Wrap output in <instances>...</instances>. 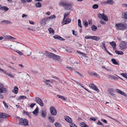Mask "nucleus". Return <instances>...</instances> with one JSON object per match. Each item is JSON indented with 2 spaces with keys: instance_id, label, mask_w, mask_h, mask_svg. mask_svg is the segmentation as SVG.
Listing matches in <instances>:
<instances>
[{
  "instance_id": "10",
  "label": "nucleus",
  "mask_w": 127,
  "mask_h": 127,
  "mask_svg": "<svg viewBox=\"0 0 127 127\" xmlns=\"http://www.w3.org/2000/svg\"><path fill=\"white\" fill-rule=\"evenodd\" d=\"M67 3L66 2L65 0H61L59 3V5H61L63 7H65L66 6V5Z\"/></svg>"
},
{
  "instance_id": "47",
  "label": "nucleus",
  "mask_w": 127,
  "mask_h": 127,
  "mask_svg": "<svg viewBox=\"0 0 127 127\" xmlns=\"http://www.w3.org/2000/svg\"><path fill=\"white\" fill-rule=\"evenodd\" d=\"M78 26L81 28H82V26L81 25V21L80 19H79L78 20Z\"/></svg>"
},
{
  "instance_id": "23",
  "label": "nucleus",
  "mask_w": 127,
  "mask_h": 127,
  "mask_svg": "<svg viewBox=\"0 0 127 127\" xmlns=\"http://www.w3.org/2000/svg\"><path fill=\"white\" fill-rule=\"evenodd\" d=\"M18 88L16 86H15L14 87V89L12 90V91L14 93L16 94L18 93Z\"/></svg>"
},
{
  "instance_id": "31",
  "label": "nucleus",
  "mask_w": 127,
  "mask_h": 127,
  "mask_svg": "<svg viewBox=\"0 0 127 127\" xmlns=\"http://www.w3.org/2000/svg\"><path fill=\"white\" fill-rule=\"evenodd\" d=\"M108 77L111 79H115L118 78L117 77H116L112 75H108Z\"/></svg>"
},
{
  "instance_id": "13",
  "label": "nucleus",
  "mask_w": 127,
  "mask_h": 127,
  "mask_svg": "<svg viewBox=\"0 0 127 127\" xmlns=\"http://www.w3.org/2000/svg\"><path fill=\"white\" fill-rule=\"evenodd\" d=\"M64 8L65 10H69L72 8L71 5L70 3H67L66 6L64 7Z\"/></svg>"
},
{
  "instance_id": "41",
  "label": "nucleus",
  "mask_w": 127,
  "mask_h": 127,
  "mask_svg": "<svg viewBox=\"0 0 127 127\" xmlns=\"http://www.w3.org/2000/svg\"><path fill=\"white\" fill-rule=\"evenodd\" d=\"M24 119L23 118H21L19 120V122L18 123V124L20 125H22V123L24 121Z\"/></svg>"
},
{
  "instance_id": "59",
  "label": "nucleus",
  "mask_w": 127,
  "mask_h": 127,
  "mask_svg": "<svg viewBox=\"0 0 127 127\" xmlns=\"http://www.w3.org/2000/svg\"><path fill=\"white\" fill-rule=\"evenodd\" d=\"M3 104H4V105L5 107L6 108H8V106L6 104V103L5 102V101H3Z\"/></svg>"
},
{
  "instance_id": "33",
  "label": "nucleus",
  "mask_w": 127,
  "mask_h": 127,
  "mask_svg": "<svg viewBox=\"0 0 127 127\" xmlns=\"http://www.w3.org/2000/svg\"><path fill=\"white\" fill-rule=\"evenodd\" d=\"M106 3L107 4H113L114 3V2L113 0H107Z\"/></svg>"
},
{
  "instance_id": "50",
  "label": "nucleus",
  "mask_w": 127,
  "mask_h": 127,
  "mask_svg": "<svg viewBox=\"0 0 127 127\" xmlns=\"http://www.w3.org/2000/svg\"><path fill=\"white\" fill-rule=\"evenodd\" d=\"M40 98L38 97H36L35 98V101L38 104L39 103V101Z\"/></svg>"
},
{
  "instance_id": "58",
  "label": "nucleus",
  "mask_w": 127,
  "mask_h": 127,
  "mask_svg": "<svg viewBox=\"0 0 127 127\" xmlns=\"http://www.w3.org/2000/svg\"><path fill=\"white\" fill-rule=\"evenodd\" d=\"M76 72L80 76H81L83 78H84V76H83V75H82L81 73H80L79 72H78V71H76Z\"/></svg>"
},
{
  "instance_id": "54",
  "label": "nucleus",
  "mask_w": 127,
  "mask_h": 127,
  "mask_svg": "<svg viewBox=\"0 0 127 127\" xmlns=\"http://www.w3.org/2000/svg\"><path fill=\"white\" fill-rule=\"evenodd\" d=\"M69 13H67L66 12H65L64 14V18H63V20H65V18L66 16L67 15L69 14Z\"/></svg>"
},
{
  "instance_id": "2",
  "label": "nucleus",
  "mask_w": 127,
  "mask_h": 127,
  "mask_svg": "<svg viewBox=\"0 0 127 127\" xmlns=\"http://www.w3.org/2000/svg\"><path fill=\"white\" fill-rule=\"evenodd\" d=\"M118 30H124L127 29V24L125 23H119L115 25Z\"/></svg>"
},
{
  "instance_id": "60",
  "label": "nucleus",
  "mask_w": 127,
  "mask_h": 127,
  "mask_svg": "<svg viewBox=\"0 0 127 127\" xmlns=\"http://www.w3.org/2000/svg\"><path fill=\"white\" fill-rule=\"evenodd\" d=\"M35 104V103H33L30 105V106L31 108H32Z\"/></svg>"
},
{
  "instance_id": "42",
  "label": "nucleus",
  "mask_w": 127,
  "mask_h": 127,
  "mask_svg": "<svg viewBox=\"0 0 127 127\" xmlns=\"http://www.w3.org/2000/svg\"><path fill=\"white\" fill-rule=\"evenodd\" d=\"M83 24L84 25L85 28L88 26V23L87 22L86 20H84L83 22Z\"/></svg>"
},
{
  "instance_id": "20",
  "label": "nucleus",
  "mask_w": 127,
  "mask_h": 127,
  "mask_svg": "<svg viewBox=\"0 0 127 127\" xmlns=\"http://www.w3.org/2000/svg\"><path fill=\"white\" fill-rule=\"evenodd\" d=\"M12 24V23L10 21L8 20H4L1 21V24Z\"/></svg>"
},
{
  "instance_id": "17",
  "label": "nucleus",
  "mask_w": 127,
  "mask_h": 127,
  "mask_svg": "<svg viewBox=\"0 0 127 127\" xmlns=\"http://www.w3.org/2000/svg\"><path fill=\"white\" fill-rule=\"evenodd\" d=\"M53 37L55 39L60 40H61L64 41L65 40L64 39L61 37L60 36L58 35H55L53 36Z\"/></svg>"
},
{
  "instance_id": "44",
  "label": "nucleus",
  "mask_w": 127,
  "mask_h": 127,
  "mask_svg": "<svg viewBox=\"0 0 127 127\" xmlns=\"http://www.w3.org/2000/svg\"><path fill=\"white\" fill-rule=\"evenodd\" d=\"M98 5L97 4H95L94 5L92 6L93 8L94 9H96L98 8Z\"/></svg>"
},
{
  "instance_id": "18",
  "label": "nucleus",
  "mask_w": 127,
  "mask_h": 127,
  "mask_svg": "<svg viewBox=\"0 0 127 127\" xmlns=\"http://www.w3.org/2000/svg\"><path fill=\"white\" fill-rule=\"evenodd\" d=\"M48 118L50 122L52 123H53L54 122L55 120L54 117L51 115L48 116Z\"/></svg>"
},
{
  "instance_id": "56",
  "label": "nucleus",
  "mask_w": 127,
  "mask_h": 127,
  "mask_svg": "<svg viewBox=\"0 0 127 127\" xmlns=\"http://www.w3.org/2000/svg\"><path fill=\"white\" fill-rule=\"evenodd\" d=\"M92 36H90L89 35H87L85 36V38L86 39H92Z\"/></svg>"
},
{
  "instance_id": "34",
  "label": "nucleus",
  "mask_w": 127,
  "mask_h": 127,
  "mask_svg": "<svg viewBox=\"0 0 127 127\" xmlns=\"http://www.w3.org/2000/svg\"><path fill=\"white\" fill-rule=\"evenodd\" d=\"M81 127H89L84 122H82L81 123Z\"/></svg>"
},
{
  "instance_id": "32",
  "label": "nucleus",
  "mask_w": 127,
  "mask_h": 127,
  "mask_svg": "<svg viewBox=\"0 0 127 127\" xmlns=\"http://www.w3.org/2000/svg\"><path fill=\"white\" fill-rule=\"evenodd\" d=\"M91 28L92 30L94 31H95L97 29V27L94 25H93L91 26Z\"/></svg>"
},
{
  "instance_id": "49",
  "label": "nucleus",
  "mask_w": 127,
  "mask_h": 127,
  "mask_svg": "<svg viewBox=\"0 0 127 127\" xmlns=\"http://www.w3.org/2000/svg\"><path fill=\"white\" fill-rule=\"evenodd\" d=\"M27 98V97L25 96L21 95L19 97V99H25Z\"/></svg>"
},
{
  "instance_id": "52",
  "label": "nucleus",
  "mask_w": 127,
  "mask_h": 127,
  "mask_svg": "<svg viewBox=\"0 0 127 127\" xmlns=\"http://www.w3.org/2000/svg\"><path fill=\"white\" fill-rule=\"evenodd\" d=\"M40 98L38 97H36L35 98V101L38 104L39 103V101Z\"/></svg>"
},
{
  "instance_id": "55",
  "label": "nucleus",
  "mask_w": 127,
  "mask_h": 127,
  "mask_svg": "<svg viewBox=\"0 0 127 127\" xmlns=\"http://www.w3.org/2000/svg\"><path fill=\"white\" fill-rule=\"evenodd\" d=\"M23 113L24 114H25L26 115H27L28 116V117H29L30 116V114L28 112L25 111L24 110H23Z\"/></svg>"
},
{
  "instance_id": "1",
  "label": "nucleus",
  "mask_w": 127,
  "mask_h": 127,
  "mask_svg": "<svg viewBox=\"0 0 127 127\" xmlns=\"http://www.w3.org/2000/svg\"><path fill=\"white\" fill-rule=\"evenodd\" d=\"M45 52H46L45 54V56L57 60L60 62L62 60L60 59L61 57L57 55L47 51H45Z\"/></svg>"
},
{
  "instance_id": "16",
  "label": "nucleus",
  "mask_w": 127,
  "mask_h": 127,
  "mask_svg": "<svg viewBox=\"0 0 127 127\" xmlns=\"http://www.w3.org/2000/svg\"><path fill=\"white\" fill-rule=\"evenodd\" d=\"M65 120L67 122L71 123L72 121L71 119L68 116H64Z\"/></svg>"
},
{
  "instance_id": "46",
  "label": "nucleus",
  "mask_w": 127,
  "mask_h": 127,
  "mask_svg": "<svg viewBox=\"0 0 127 127\" xmlns=\"http://www.w3.org/2000/svg\"><path fill=\"white\" fill-rule=\"evenodd\" d=\"M69 125L70 127H77L76 126L74 123H71Z\"/></svg>"
},
{
  "instance_id": "40",
  "label": "nucleus",
  "mask_w": 127,
  "mask_h": 127,
  "mask_svg": "<svg viewBox=\"0 0 127 127\" xmlns=\"http://www.w3.org/2000/svg\"><path fill=\"white\" fill-rule=\"evenodd\" d=\"M55 125L56 127H62V126L59 122H57L55 123Z\"/></svg>"
},
{
  "instance_id": "51",
  "label": "nucleus",
  "mask_w": 127,
  "mask_h": 127,
  "mask_svg": "<svg viewBox=\"0 0 127 127\" xmlns=\"http://www.w3.org/2000/svg\"><path fill=\"white\" fill-rule=\"evenodd\" d=\"M40 98L38 97H36L35 98V101L38 104L39 103V101Z\"/></svg>"
},
{
  "instance_id": "63",
  "label": "nucleus",
  "mask_w": 127,
  "mask_h": 127,
  "mask_svg": "<svg viewBox=\"0 0 127 127\" xmlns=\"http://www.w3.org/2000/svg\"><path fill=\"white\" fill-rule=\"evenodd\" d=\"M93 75L96 76H98V75L95 72H93Z\"/></svg>"
},
{
  "instance_id": "15",
  "label": "nucleus",
  "mask_w": 127,
  "mask_h": 127,
  "mask_svg": "<svg viewBox=\"0 0 127 127\" xmlns=\"http://www.w3.org/2000/svg\"><path fill=\"white\" fill-rule=\"evenodd\" d=\"M25 50L26 52L27 53H28L29 52H30V53L27 55L28 56H29L31 55L32 53V51L30 48L29 47H26L25 48Z\"/></svg>"
},
{
  "instance_id": "5",
  "label": "nucleus",
  "mask_w": 127,
  "mask_h": 127,
  "mask_svg": "<svg viewBox=\"0 0 127 127\" xmlns=\"http://www.w3.org/2000/svg\"><path fill=\"white\" fill-rule=\"evenodd\" d=\"M51 114L54 116L56 115L57 114V111L56 109L53 106H51L50 108Z\"/></svg>"
},
{
  "instance_id": "48",
  "label": "nucleus",
  "mask_w": 127,
  "mask_h": 127,
  "mask_svg": "<svg viewBox=\"0 0 127 127\" xmlns=\"http://www.w3.org/2000/svg\"><path fill=\"white\" fill-rule=\"evenodd\" d=\"M39 103L38 104H39L41 106H42L44 105V104L43 103L42 100L40 99V100L39 101Z\"/></svg>"
},
{
  "instance_id": "6",
  "label": "nucleus",
  "mask_w": 127,
  "mask_h": 127,
  "mask_svg": "<svg viewBox=\"0 0 127 127\" xmlns=\"http://www.w3.org/2000/svg\"><path fill=\"white\" fill-rule=\"evenodd\" d=\"M0 94L1 93H5L7 92L6 89L3 87V84L2 83H0Z\"/></svg>"
},
{
  "instance_id": "53",
  "label": "nucleus",
  "mask_w": 127,
  "mask_h": 127,
  "mask_svg": "<svg viewBox=\"0 0 127 127\" xmlns=\"http://www.w3.org/2000/svg\"><path fill=\"white\" fill-rule=\"evenodd\" d=\"M97 119V118H90V120L91 121H95Z\"/></svg>"
},
{
  "instance_id": "9",
  "label": "nucleus",
  "mask_w": 127,
  "mask_h": 127,
  "mask_svg": "<svg viewBox=\"0 0 127 127\" xmlns=\"http://www.w3.org/2000/svg\"><path fill=\"white\" fill-rule=\"evenodd\" d=\"M1 71L3 72L4 74H6L8 76L10 77L13 78L14 77V75H12L9 73L7 72L6 71L2 69L1 68H0V72H1Z\"/></svg>"
},
{
  "instance_id": "38",
  "label": "nucleus",
  "mask_w": 127,
  "mask_h": 127,
  "mask_svg": "<svg viewBox=\"0 0 127 127\" xmlns=\"http://www.w3.org/2000/svg\"><path fill=\"white\" fill-rule=\"evenodd\" d=\"M111 61L114 64L117 65L118 64V62L116 61V60L114 59H112Z\"/></svg>"
},
{
  "instance_id": "61",
  "label": "nucleus",
  "mask_w": 127,
  "mask_h": 127,
  "mask_svg": "<svg viewBox=\"0 0 127 127\" xmlns=\"http://www.w3.org/2000/svg\"><path fill=\"white\" fill-rule=\"evenodd\" d=\"M97 124L99 125H101L102 126H104V125H103V124L99 120L98 121V122L97 123Z\"/></svg>"
},
{
  "instance_id": "28",
  "label": "nucleus",
  "mask_w": 127,
  "mask_h": 127,
  "mask_svg": "<svg viewBox=\"0 0 127 127\" xmlns=\"http://www.w3.org/2000/svg\"><path fill=\"white\" fill-rule=\"evenodd\" d=\"M2 117V119H7L9 116H10L9 115L5 113H3V115Z\"/></svg>"
},
{
  "instance_id": "26",
  "label": "nucleus",
  "mask_w": 127,
  "mask_h": 127,
  "mask_svg": "<svg viewBox=\"0 0 127 127\" xmlns=\"http://www.w3.org/2000/svg\"><path fill=\"white\" fill-rule=\"evenodd\" d=\"M109 44L113 47V48L114 49V48L116 46V43L114 41H112L109 42Z\"/></svg>"
},
{
  "instance_id": "25",
  "label": "nucleus",
  "mask_w": 127,
  "mask_h": 127,
  "mask_svg": "<svg viewBox=\"0 0 127 127\" xmlns=\"http://www.w3.org/2000/svg\"><path fill=\"white\" fill-rule=\"evenodd\" d=\"M92 39L96 41H98L100 37L97 36H92Z\"/></svg>"
},
{
  "instance_id": "62",
  "label": "nucleus",
  "mask_w": 127,
  "mask_h": 127,
  "mask_svg": "<svg viewBox=\"0 0 127 127\" xmlns=\"http://www.w3.org/2000/svg\"><path fill=\"white\" fill-rule=\"evenodd\" d=\"M73 80V81H74V82H75L76 83H77V84H78L80 86H81L82 85V84L81 83H79V82H77V81H76L75 80Z\"/></svg>"
},
{
  "instance_id": "39",
  "label": "nucleus",
  "mask_w": 127,
  "mask_h": 127,
  "mask_svg": "<svg viewBox=\"0 0 127 127\" xmlns=\"http://www.w3.org/2000/svg\"><path fill=\"white\" fill-rule=\"evenodd\" d=\"M35 5L37 7H40L41 6V4L40 2H38L35 4Z\"/></svg>"
},
{
  "instance_id": "7",
  "label": "nucleus",
  "mask_w": 127,
  "mask_h": 127,
  "mask_svg": "<svg viewBox=\"0 0 127 127\" xmlns=\"http://www.w3.org/2000/svg\"><path fill=\"white\" fill-rule=\"evenodd\" d=\"M50 20L48 19V17H45L42 19L40 21V23L41 24L45 25L46 24V22L50 21Z\"/></svg>"
},
{
  "instance_id": "3",
  "label": "nucleus",
  "mask_w": 127,
  "mask_h": 127,
  "mask_svg": "<svg viewBox=\"0 0 127 127\" xmlns=\"http://www.w3.org/2000/svg\"><path fill=\"white\" fill-rule=\"evenodd\" d=\"M120 49L122 51H125L127 48V42L126 43L124 41H121L119 45Z\"/></svg>"
},
{
  "instance_id": "30",
  "label": "nucleus",
  "mask_w": 127,
  "mask_h": 127,
  "mask_svg": "<svg viewBox=\"0 0 127 127\" xmlns=\"http://www.w3.org/2000/svg\"><path fill=\"white\" fill-rule=\"evenodd\" d=\"M43 81L46 84L48 85L49 86H50V83H51V82H50L49 80H46L45 81Z\"/></svg>"
},
{
  "instance_id": "36",
  "label": "nucleus",
  "mask_w": 127,
  "mask_h": 127,
  "mask_svg": "<svg viewBox=\"0 0 127 127\" xmlns=\"http://www.w3.org/2000/svg\"><path fill=\"white\" fill-rule=\"evenodd\" d=\"M12 50L14 51H15L17 53H18L21 56L22 55H23V53L19 51V50H15L14 49L13 50V49H12Z\"/></svg>"
},
{
  "instance_id": "21",
  "label": "nucleus",
  "mask_w": 127,
  "mask_h": 127,
  "mask_svg": "<svg viewBox=\"0 0 127 127\" xmlns=\"http://www.w3.org/2000/svg\"><path fill=\"white\" fill-rule=\"evenodd\" d=\"M122 18L127 20V12H124L122 13Z\"/></svg>"
},
{
  "instance_id": "14",
  "label": "nucleus",
  "mask_w": 127,
  "mask_h": 127,
  "mask_svg": "<svg viewBox=\"0 0 127 127\" xmlns=\"http://www.w3.org/2000/svg\"><path fill=\"white\" fill-rule=\"evenodd\" d=\"M71 19L70 18L66 19L65 20H63V21L62 22V23L63 25L68 24L71 21Z\"/></svg>"
},
{
  "instance_id": "64",
  "label": "nucleus",
  "mask_w": 127,
  "mask_h": 127,
  "mask_svg": "<svg viewBox=\"0 0 127 127\" xmlns=\"http://www.w3.org/2000/svg\"><path fill=\"white\" fill-rule=\"evenodd\" d=\"M89 24L90 25H91L92 24V21L91 20H89L88 21Z\"/></svg>"
},
{
  "instance_id": "4",
  "label": "nucleus",
  "mask_w": 127,
  "mask_h": 127,
  "mask_svg": "<svg viewBox=\"0 0 127 127\" xmlns=\"http://www.w3.org/2000/svg\"><path fill=\"white\" fill-rule=\"evenodd\" d=\"M97 15L99 18L101 19V18L105 21H108V19L107 16L104 13H102L101 14L100 13H99Z\"/></svg>"
},
{
  "instance_id": "19",
  "label": "nucleus",
  "mask_w": 127,
  "mask_h": 127,
  "mask_svg": "<svg viewBox=\"0 0 127 127\" xmlns=\"http://www.w3.org/2000/svg\"><path fill=\"white\" fill-rule=\"evenodd\" d=\"M0 9H1L2 10H4L5 12L7 11L9 9V8L8 7H7L6 6H2L1 5H0Z\"/></svg>"
},
{
  "instance_id": "57",
  "label": "nucleus",
  "mask_w": 127,
  "mask_h": 127,
  "mask_svg": "<svg viewBox=\"0 0 127 127\" xmlns=\"http://www.w3.org/2000/svg\"><path fill=\"white\" fill-rule=\"evenodd\" d=\"M56 16L55 15H52V16H51L50 17H48V19H49L50 20L51 19H53L54 18H55Z\"/></svg>"
},
{
  "instance_id": "43",
  "label": "nucleus",
  "mask_w": 127,
  "mask_h": 127,
  "mask_svg": "<svg viewBox=\"0 0 127 127\" xmlns=\"http://www.w3.org/2000/svg\"><path fill=\"white\" fill-rule=\"evenodd\" d=\"M120 75L127 79V74L126 73H121Z\"/></svg>"
},
{
  "instance_id": "29",
  "label": "nucleus",
  "mask_w": 127,
  "mask_h": 127,
  "mask_svg": "<svg viewBox=\"0 0 127 127\" xmlns=\"http://www.w3.org/2000/svg\"><path fill=\"white\" fill-rule=\"evenodd\" d=\"M57 96L58 97V98H61L62 100H65L66 99V97H64V96H61L59 95H57Z\"/></svg>"
},
{
  "instance_id": "35",
  "label": "nucleus",
  "mask_w": 127,
  "mask_h": 127,
  "mask_svg": "<svg viewBox=\"0 0 127 127\" xmlns=\"http://www.w3.org/2000/svg\"><path fill=\"white\" fill-rule=\"evenodd\" d=\"M115 52L116 54L119 55H122L124 54L121 51L116 50Z\"/></svg>"
},
{
  "instance_id": "27",
  "label": "nucleus",
  "mask_w": 127,
  "mask_h": 127,
  "mask_svg": "<svg viewBox=\"0 0 127 127\" xmlns=\"http://www.w3.org/2000/svg\"><path fill=\"white\" fill-rule=\"evenodd\" d=\"M38 112V107H37L35 110L32 112V113L36 115H37Z\"/></svg>"
},
{
  "instance_id": "45",
  "label": "nucleus",
  "mask_w": 127,
  "mask_h": 127,
  "mask_svg": "<svg viewBox=\"0 0 127 127\" xmlns=\"http://www.w3.org/2000/svg\"><path fill=\"white\" fill-rule=\"evenodd\" d=\"M7 37L5 38V40H8V39L11 40V38L12 37L10 35H8L7 36Z\"/></svg>"
},
{
  "instance_id": "8",
  "label": "nucleus",
  "mask_w": 127,
  "mask_h": 127,
  "mask_svg": "<svg viewBox=\"0 0 127 127\" xmlns=\"http://www.w3.org/2000/svg\"><path fill=\"white\" fill-rule=\"evenodd\" d=\"M89 86L91 87L93 90L98 92L99 90L98 89L97 87L94 84H90L89 85Z\"/></svg>"
},
{
  "instance_id": "24",
  "label": "nucleus",
  "mask_w": 127,
  "mask_h": 127,
  "mask_svg": "<svg viewBox=\"0 0 127 127\" xmlns=\"http://www.w3.org/2000/svg\"><path fill=\"white\" fill-rule=\"evenodd\" d=\"M28 121L26 119H25L24 120V121L22 123V125L24 126H27L28 125Z\"/></svg>"
},
{
  "instance_id": "12",
  "label": "nucleus",
  "mask_w": 127,
  "mask_h": 127,
  "mask_svg": "<svg viewBox=\"0 0 127 127\" xmlns=\"http://www.w3.org/2000/svg\"><path fill=\"white\" fill-rule=\"evenodd\" d=\"M115 90L117 92L119 93L121 95H122L125 96H127V94L121 91L120 90L118 89H116Z\"/></svg>"
},
{
  "instance_id": "37",
  "label": "nucleus",
  "mask_w": 127,
  "mask_h": 127,
  "mask_svg": "<svg viewBox=\"0 0 127 127\" xmlns=\"http://www.w3.org/2000/svg\"><path fill=\"white\" fill-rule=\"evenodd\" d=\"M48 30L49 31V33H53V34H54V31L53 29L51 28H50L48 29Z\"/></svg>"
},
{
  "instance_id": "11",
  "label": "nucleus",
  "mask_w": 127,
  "mask_h": 127,
  "mask_svg": "<svg viewBox=\"0 0 127 127\" xmlns=\"http://www.w3.org/2000/svg\"><path fill=\"white\" fill-rule=\"evenodd\" d=\"M114 91V89L112 88L109 89L108 91V92L109 94L112 96L115 97V95L113 93Z\"/></svg>"
},
{
  "instance_id": "22",
  "label": "nucleus",
  "mask_w": 127,
  "mask_h": 127,
  "mask_svg": "<svg viewBox=\"0 0 127 127\" xmlns=\"http://www.w3.org/2000/svg\"><path fill=\"white\" fill-rule=\"evenodd\" d=\"M41 116L43 118H45L46 116V112L45 110H42L41 111Z\"/></svg>"
}]
</instances>
